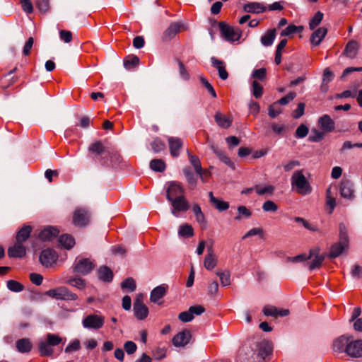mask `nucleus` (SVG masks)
Returning a JSON list of instances; mask_svg holds the SVG:
<instances>
[{
  "mask_svg": "<svg viewBox=\"0 0 362 362\" xmlns=\"http://www.w3.org/2000/svg\"><path fill=\"white\" fill-rule=\"evenodd\" d=\"M339 228V242L335 243L331 246L329 253L327 255L329 258L337 257L349 247V236L345 224L341 223Z\"/></svg>",
  "mask_w": 362,
  "mask_h": 362,
  "instance_id": "nucleus-1",
  "label": "nucleus"
},
{
  "mask_svg": "<svg viewBox=\"0 0 362 362\" xmlns=\"http://www.w3.org/2000/svg\"><path fill=\"white\" fill-rule=\"evenodd\" d=\"M291 186L295 191L301 195H307L312 192V187L305 177L302 170H296L291 176Z\"/></svg>",
  "mask_w": 362,
  "mask_h": 362,
  "instance_id": "nucleus-2",
  "label": "nucleus"
},
{
  "mask_svg": "<svg viewBox=\"0 0 362 362\" xmlns=\"http://www.w3.org/2000/svg\"><path fill=\"white\" fill-rule=\"evenodd\" d=\"M45 295L56 300H76L78 298L76 293L71 292L65 286L49 289L45 292Z\"/></svg>",
  "mask_w": 362,
  "mask_h": 362,
  "instance_id": "nucleus-3",
  "label": "nucleus"
},
{
  "mask_svg": "<svg viewBox=\"0 0 362 362\" xmlns=\"http://www.w3.org/2000/svg\"><path fill=\"white\" fill-rule=\"evenodd\" d=\"M105 324V317L102 315L90 314L86 316L82 320L83 327L88 329L98 330Z\"/></svg>",
  "mask_w": 362,
  "mask_h": 362,
  "instance_id": "nucleus-4",
  "label": "nucleus"
},
{
  "mask_svg": "<svg viewBox=\"0 0 362 362\" xmlns=\"http://www.w3.org/2000/svg\"><path fill=\"white\" fill-rule=\"evenodd\" d=\"M218 27L221 36L227 41H238L241 37V31L239 29L235 30L225 22H220Z\"/></svg>",
  "mask_w": 362,
  "mask_h": 362,
  "instance_id": "nucleus-5",
  "label": "nucleus"
},
{
  "mask_svg": "<svg viewBox=\"0 0 362 362\" xmlns=\"http://www.w3.org/2000/svg\"><path fill=\"white\" fill-rule=\"evenodd\" d=\"M325 255L320 253V248L315 247L310 250L308 259H312L310 262L307 263L310 270L319 269L325 259Z\"/></svg>",
  "mask_w": 362,
  "mask_h": 362,
  "instance_id": "nucleus-6",
  "label": "nucleus"
},
{
  "mask_svg": "<svg viewBox=\"0 0 362 362\" xmlns=\"http://www.w3.org/2000/svg\"><path fill=\"white\" fill-rule=\"evenodd\" d=\"M94 267L93 262L88 258L76 259L74 264V272L86 275L93 269Z\"/></svg>",
  "mask_w": 362,
  "mask_h": 362,
  "instance_id": "nucleus-7",
  "label": "nucleus"
},
{
  "mask_svg": "<svg viewBox=\"0 0 362 362\" xmlns=\"http://www.w3.org/2000/svg\"><path fill=\"white\" fill-rule=\"evenodd\" d=\"M185 190L181 183L175 181L169 182L166 189V198L170 201L185 195Z\"/></svg>",
  "mask_w": 362,
  "mask_h": 362,
  "instance_id": "nucleus-8",
  "label": "nucleus"
},
{
  "mask_svg": "<svg viewBox=\"0 0 362 362\" xmlns=\"http://www.w3.org/2000/svg\"><path fill=\"white\" fill-rule=\"evenodd\" d=\"M90 221V214L87 210L82 208H77L73 214L72 222L79 227L86 226Z\"/></svg>",
  "mask_w": 362,
  "mask_h": 362,
  "instance_id": "nucleus-9",
  "label": "nucleus"
},
{
  "mask_svg": "<svg viewBox=\"0 0 362 362\" xmlns=\"http://www.w3.org/2000/svg\"><path fill=\"white\" fill-rule=\"evenodd\" d=\"M182 30H185V25L180 22L172 23L162 35V41L168 42L173 40Z\"/></svg>",
  "mask_w": 362,
  "mask_h": 362,
  "instance_id": "nucleus-10",
  "label": "nucleus"
},
{
  "mask_svg": "<svg viewBox=\"0 0 362 362\" xmlns=\"http://www.w3.org/2000/svg\"><path fill=\"white\" fill-rule=\"evenodd\" d=\"M134 312L138 320H142L147 317L148 308L143 303V296L139 294L134 303Z\"/></svg>",
  "mask_w": 362,
  "mask_h": 362,
  "instance_id": "nucleus-11",
  "label": "nucleus"
},
{
  "mask_svg": "<svg viewBox=\"0 0 362 362\" xmlns=\"http://www.w3.org/2000/svg\"><path fill=\"white\" fill-rule=\"evenodd\" d=\"M346 354L352 358H359L362 356V340H354L351 336L346 349Z\"/></svg>",
  "mask_w": 362,
  "mask_h": 362,
  "instance_id": "nucleus-12",
  "label": "nucleus"
},
{
  "mask_svg": "<svg viewBox=\"0 0 362 362\" xmlns=\"http://www.w3.org/2000/svg\"><path fill=\"white\" fill-rule=\"evenodd\" d=\"M172 205V214L177 216L179 212H185L189 209V204L185 196H181L170 201Z\"/></svg>",
  "mask_w": 362,
  "mask_h": 362,
  "instance_id": "nucleus-13",
  "label": "nucleus"
},
{
  "mask_svg": "<svg viewBox=\"0 0 362 362\" xmlns=\"http://www.w3.org/2000/svg\"><path fill=\"white\" fill-rule=\"evenodd\" d=\"M57 258L56 252L52 249L47 248L42 251L40 255V262L43 266L49 267L56 263Z\"/></svg>",
  "mask_w": 362,
  "mask_h": 362,
  "instance_id": "nucleus-14",
  "label": "nucleus"
},
{
  "mask_svg": "<svg viewBox=\"0 0 362 362\" xmlns=\"http://www.w3.org/2000/svg\"><path fill=\"white\" fill-rule=\"evenodd\" d=\"M262 313L266 316H272L275 318L278 317H285L289 314L288 309H279L276 307L271 305L264 306Z\"/></svg>",
  "mask_w": 362,
  "mask_h": 362,
  "instance_id": "nucleus-15",
  "label": "nucleus"
},
{
  "mask_svg": "<svg viewBox=\"0 0 362 362\" xmlns=\"http://www.w3.org/2000/svg\"><path fill=\"white\" fill-rule=\"evenodd\" d=\"M339 191L341 196L344 199H353L355 197L354 185L349 180L341 182Z\"/></svg>",
  "mask_w": 362,
  "mask_h": 362,
  "instance_id": "nucleus-16",
  "label": "nucleus"
},
{
  "mask_svg": "<svg viewBox=\"0 0 362 362\" xmlns=\"http://www.w3.org/2000/svg\"><path fill=\"white\" fill-rule=\"evenodd\" d=\"M351 339V336L348 334L342 335L338 337L333 341V350L339 353H346V349H347V345Z\"/></svg>",
  "mask_w": 362,
  "mask_h": 362,
  "instance_id": "nucleus-17",
  "label": "nucleus"
},
{
  "mask_svg": "<svg viewBox=\"0 0 362 362\" xmlns=\"http://www.w3.org/2000/svg\"><path fill=\"white\" fill-rule=\"evenodd\" d=\"M273 346L271 342L263 340L257 345V355L262 359H264L267 356L272 354Z\"/></svg>",
  "mask_w": 362,
  "mask_h": 362,
  "instance_id": "nucleus-18",
  "label": "nucleus"
},
{
  "mask_svg": "<svg viewBox=\"0 0 362 362\" xmlns=\"http://www.w3.org/2000/svg\"><path fill=\"white\" fill-rule=\"evenodd\" d=\"M191 338V334L188 330H184L177 333L173 338V344L175 346L180 347L187 345Z\"/></svg>",
  "mask_w": 362,
  "mask_h": 362,
  "instance_id": "nucleus-19",
  "label": "nucleus"
},
{
  "mask_svg": "<svg viewBox=\"0 0 362 362\" xmlns=\"http://www.w3.org/2000/svg\"><path fill=\"white\" fill-rule=\"evenodd\" d=\"M26 254L25 247L23 243L16 242L14 245L8 249V255L9 257H23Z\"/></svg>",
  "mask_w": 362,
  "mask_h": 362,
  "instance_id": "nucleus-20",
  "label": "nucleus"
},
{
  "mask_svg": "<svg viewBox=\"0 0 362 362\" xmlns=\"http://www.w3.org/2000/svg\"><path fill=\"white\" fill-rule=\"evenodd\" d=\"M217 258L213 250V246L207 247V255L205 256L204 266L208 270H211L217 265Z\"/></svg>",
  "mask_w": 362,
  "mask_h": 362,
  "instance_id": "nucleus-21",
  "label": "nucleus"
},
{
  "mask_svg": "<svg viewBox=\"0 0 362 362\" xmlns=\"http://www.w3.org/2000/svg\"><path fill=\"white\" fill-rule=\"evenodd\" d=\"M318 124L324 132H331L334 129L335 123L328 115H324L318 119Z\"/></svg>",
  "mask_w": 362,
  "mask_h": 362,
  "instance_id": "nucleus-22",
  "label": "nucleus"
},
{
  "mask_svg": "<svg viewBox=\"0 0 362 362\" xmlns=\"http://www.w3.org/2000/svg\"><path fill=\"white\" fill-rule=\"evenodd\" d=\"M211 62L212 66L217 69L220 78L226 80L228 77V73L226 69L224 62L213 57L211 58Z\"/></svg>",
  "mask_w": 362,
  "mask_h": 362,
  "instance_id": "nucleus-23",
  "label": "nucleus"
},
{
  "mask_svg": "<svg viewBox=\"0 0 362 362\" xmlns=\"http://www.w3.org/2000/svg\"><path fill=\"white\" fill-rule=\"evenodd\" d=\"M59 233L57 228L49 226L43 229L39 234V238L42 241L52 240Z\"/></svg>",
  "mask_w": 362,
  "mask_h": 362,
  "instance_id": "nucleus-24",
  "label": "nucleus"
},
{
  "mask_svg": "<svg viewBox=\"0 0 362 362\" xmlns=\"http://www.w3.org/2000/svg\"><path fill=\"white\" fill-rule=\"evenodd\" d=\"M169 148L173 157H177L182 146V141L180 138L170 137L168 139Z\"/></svg>",
  "mask_w": 362,
  "mask_h": 362,
  "instance_id": "nucleus-25",
  "label": "nucleus"
},
{
  "mask_svg": "<svg viewBox=\"0 0 362 362\" xmlns=\"http://www.w3.org/2000/svg\"><path fill=\"white\" fill-rule=\"evenodd\" d=\"M32 231L33 227L31 226L24 225L16 233V241L23 243L30 238Z\"/></svg>",
  "mask_w": 362,
  "mask_h": 362,
  "instance_id": "nucleus-26",
  "label": "nucleus"
},
{
  "mask_svg": "<svg viewBox=\"0 0 362 362\" xmlns=\"http://www.w3.org/2000/svg\"><path fill=\"white\" fill-rule=\"evenodd\" d=\"M214 119L216 124L223 129H228L230 127L233 122L231 116H226L220 112H217L215 114Z\"/></svg>",
  "mask_w": 362,
  "mask_h": 362,
  "instance_id": "nucleus-27",
  "label": "nucleus"
},
{
  "mask_svg": "<svg viewBox=\"0 0 362 362\" xmlns=\"http://www.w3.org/2000/svg\"><path fill=\"white\" fill-rule=\"evenodd\" d=\"M243 10L247 13H261L267 11V7L258 2H251L245 4Z\"/></svg>",
  "mask_w": 362,
  "mask_h": 362,
  "instance_id": "nucleus-28",
  "label": "nucleus"
},
{
  "mask_svg": "<svg viewBox=\"0 0 362 362\" xmlns=\"http://www.w3.org/2000/svg\"><path fill=\"white\" fill-rule=\"evenodd\" d=\"M359 45L356 41L349 42L344 51V54L350 59H354L358 54Z\"/></svg>",
  "mask_w": 362,
  "mask_h": 362,
  "instance_id": "nucleus-29",
  "label": "nucleus"
},
{
  "mask_svg": "<svg viewBox=\"0 0 362 362\" xmlns=\"http://www.w3.org/2000/svg\"><path fill=\"white\" fill-rule=\"evenodd\" d=\"M16 347L19 352L25 354L31 351L33 344L29 339L22 338L16 341Z\"/></svg>",
  "mask_w": 362,
  "mask_h": 362,
  "instance_id": "nucleus-30",
  "label": "nucleus"
},
{
  "mask_svg": "<svg viewBox=\"0 0 362 362\" xmlns=\"http://www.w3.org/2000/svg\"><path fill=\"white\" fill-rule=\"evenodd\" d=\"M211 204L219 211H223L229 208V203L216 198L212 192L209 193Z\"/></svg>",
  "mask_w": 362,
  "mask_h": 362,
  "instance_id": "nucleus-31",
  "label": "nucleus"
},
{
  "mask_svg": "<svg viewBox=\"0 0 362 362\" xmlns=\"http://www.w3.org/2000/svg\"><path fill=\"white\" fill-rule=\"evenodd\" d=\"M90 155L94 158L97 156L103 155L105 151V147L101 141H95L88 147Z\"/></svg>",
  "mask_w": 362,
  "mask_h": 362,
  "instance_id": "nucleus-32",
  "label": "nucleus"
},
{
  "mask_svg": "<svg viewBox=\"0 0 362 362\" xmlns=\"http://www.w3.org/2000/svg\"><path fill=\"white\" fill-rule=\"evenodd\" d=\"M168 286L160 285L153 288L151 293L150 299L152 302L156 303L166 293Z\"/></svg>",
  "mask_w": 362,
  "mask_h": 362,
  "instance_id": "nucleus-33",
  "label": "nucleus"
},
{
  "mask_svg": "<svg viewBox=\"0 0 362 362\" xmlns=\"http://www.w3.org/2000/svg\"><path fill=\"white\" fill-rule=\"evenodd\" d=\"M183 173L185 176L187 182L190 189H194L197 183V176L192 172L190 167H185L183 168Z\"/></svg>",
  "mask_w": 362,
  "mask_h": 362,
  "instance_id": "nucleus-34",
  "label": "nucleus"
},
{
  "mask_svg": "<svg viewBox=\"0 0 362 362\" xmlns=\"http://www.w3.org/2000/svg\"><path fill=\"white\" fill-rule=\"evenodd\" d=\"M327 30L324 27H321L316 30L310 37L311 43L315 45H319L327 35Z\"/></svg>",
  "mask_w": 362,
  "mask_h": 362,
  "instance_id": "nucleus-35",
  "label": "nucleus"
},
{
  "mask_svg": "<svg viewBox=\"0 0 362 362\" xmlns=\"http://www.w3.org/2000/svg\"><path fill=\"white\" fill-rule=\"evenodd\" d=\"M214 153L219 158V159L226 164L228 166L231 168L233 170L235 168V164L232 162L229 157H228L222 151L219 150L217 147L212 145L211 146Z\"/></svg>",
  "mask_w": 362,
  "mask_h": 362,
  "instance_id": "nucleus-36",
  "label": "nucleus"
},
{
  "mask_svg": "<svg viewBox=\"0 0 362 362\" xmlns=\"http://www.w3.org/2000/svg\"><path fill=\"white\" fill-rule=\"evenodd\" d=\"M98 278L106 282H110L113 279V273L107 267H101L98 272Z\"/></svg>",
  "mask_w": 362,
  "mask_h": 362,
  "instance_id": "nucleus-37",
  "label": "nucleus"
},
{
  "mask_svg": "<svg viewBox=\"0 0 362 362\" xmlns=\"http://www.w3.org/2000/svg\"><path fill=\"white\" fill-rule=\"evenodd\" d=\"M276 37V30H268L266 33L261 37V43L265 46H271Z\"/></svg>",
  "mask_w": 362,
  "mask_h": 362,
  "instance_id": "nucleus-38",
  "label": "nucleus"
},
{
  "mask_svg": "<svg viewBox=\"0 0 362 362\" xmlns=\"http://www.w3.org/2000/svg\"><path fill=\"white\" fill-rule=\"evenodd\" d=\"M38 349L40 356H49L53 354V349L52 346L45 341H41L38 344Z\"/></svg>",
  "mask_w": 362,
  "mask_h": 362,
  "instance_id": "nucleus-39",
  "label": "nucleus"
},
{
  "mask_svg": "<svg viewBox=\"0 0 362 362\" xmlns=\"http://www.w3.org/2000/svg\"><path fill=\"white\" fill-rule=\"evenodd\" d=\"M139 64V58L137 56H129L124 59V66L127 70L136 67Z\"/></svg>",
  "mask_w": 362,
  "mask_h": 362,
  "instance_id": "nucleus-40",
  "label": "nucleus"
},
{
  "mask_svg": "<svg viewBox=\"0 0 362 362\" xmlns=\"http://www.w3.org/2000/svg\"><path fill=\"white\" fill-rule=\"evenodd\" d=\"M178 234L184 238H190L194 235L193 228L187 223L181 225L179 228Z\"/></svg>",
  "mask_w": 362,
  "mask_h": 362,
  "instance_id": "nucleus-41",
  "label": "nucleus"
},
{
  "mask_svg": "<svg viewBox=\"0 0 362 362\" xmlns=\"http://www.w3.org/2000/svg\"><path fill=\"white\" fill-rule=\"evenodd\" d=\"M59 241L66 249H71L75 245L74 238L67 234L61 235Z\"/></svg>",
  "mask_w": 362,
  "mask_h": 362,
  "instance_id": "nucleus-42",
  "label": "nucleus"
},
{
  "mask_svg": "<svg viewBox=\"0 0 362 362\" xmlns=\"http://www.w3.org/2000/svg\"><path fill=\"white\" fill-rule=\"evenodd\" d=\"M150 168L156 172H163L166 168V165L162 159H153L150 162Z\"/></svg>",
  "mask_w": 362,
  "mask_h": 362,
  "instance_id": "nucleus-43",
  "label": "nucleus"
},
{
  "mask_svg": "<svg viewBox=\"0 0 362 362\" xmlns=\"http://www.w3.org/2000/svg\"><path fill=\"white\" fill-rule=\"evenodd\" d=\"M187 155L189 161L194 167L195 172L202 171V167L199 158L197 156L192 154L189 151H187Z\"/></svg>",
  "mask_w": 362,
  "mask_h": 362,
  "instance_id": "nucleus-44",
  "label": "nucleus"
},
{
  "mask_svg": "<svg viewBox=\"0 0 362 362\" xmlns=\"http://www.w3.org/2000/svg\"><path fill=\"white\" fill-rule=\"evenodd\" d=\"M252 93L255 98H260L263 94V86L257 81L252 83Z\"/></svg>",
  "mask_w": 362,
  "mask_h": 362,
  "instance_id": "nucleus-45",
  "label": "nucleus"
},
{
  "mask_svg": "<svg viewBox=\"0 0 362 362\" xmlns=\"http://www.w3.org/2000/svg\"><path fill=\"white\" fill-rule=\"evenodd\" d=\"M303 30V26H296L294 25H290L281 33V36H289L297 32H301Z\"/></svg>",
  "mask_w": 362,
  "mask_h": 362,
  "instance_id": "nucleus-46",
  "label": "nucleus"
},
{
  "mask_svg": "<svg viewBox=\"0 0 362 362\" xmlns=\"http://www.w3.org/2000/svg\"><path fill=\"white\" fill-rule=\"evenodd\" d=\"M323 13L321 11H317L309 23L310 30H314L322 21Z\"/></svg>",
  "mask_w": 362,
  "mask_h": 362,
  "instance_id": "nucleus-47",
  "label": "nucleus"
},
{
  "mask_svg": "<svg viewBox=\"0 0 362 362\" xmlns=\"http://www.w3.org/2000/svg\"><path fill=\"white\" fill-rule=\"evenodd\" d=\"M216 275L219 276L223 286H228L230 284V274L229 272H217Z\"/></svg>",
  "mask_w": 362,
  "mask_h": 362,
  "instance_id": "nucleus-48",
  "label": "nucleus"
},
{
  "mask_svg": "<svg viewBox=\"0 0 362 362\" xmlns=\"http://www.w3.org/2000/svg\"><path fill=\"white\" fill-rule=\"evenodd\" d=\"M333 73L329 69L327 68L324 70L322 85V89L323 91H327V87H325V84H327L329 81H331L333 78Z\"/></svg>",
  "mask_w": 362,
  "mask_h": 362,
  "instance_id": "nucleus-49",
  "label": "nucleus"
},
{
  "mask_svg": "<svg viewBox=\"0 0 362 362\" xmlns=\"http://www.w3.org/2000/svg\"><path fill=\"white\" fill-rule=\"evenodd\" d=\"M281 112H282V110L280 107L278 103H276V102L274 103L269 107L268 114L272 118L276 117L279 114L281 113Z\"/></svg>",
  "mask_w": 362,
  "mask_h": 362,
  "instance_id": "nucleus-50",
  "label": "nucleus"
},
{
  "mask_svg": "<svg viewBox=\"0 0 362 362\" xmlns=\"http://www.w3.org/2000/svg\"><path fill=\"white\" fill-rule=\"evenodd\" d=\"M8 288L13 292H20L23 290L24 286L20 282L15 280H9L7 281Z\"/></svg>",
  "mask_w": 362,
  "mask_h": 362,
  "instance_id": "nucleus-51",
  "label": "nucleus"
},
{
  "mask_svg": "<svg viewBox=\"0 0 362 362\" xmlns=\"http://www.w3.org/2000/svg\"><path fill=\"white\" fill-rule=\"evenodd\" d=\"M151 148L156 153H159L165 148V144L159 139H155L151 144Z\"/></svg>",
  "mask_w": 362,
  "mask_h": 362,
  "instance_id": "nucleus-52",
  "label": "nucleus"
},
{
  "mask_svg": "<svg viewBox=\"0 0 362 362\" xmlns=\"http://www.w3.org/2000/svg\"><path fill=\"white\" fill-rule=\"evenodd\" d=\"M67 284L74 286L80 290L83 289L86 286V283L83 279L81 278H72L67 281Z\"/></svg>",
  "mask_w": 362,
  "mask_h": 362,
  "instance_id": "nucleus-53",
  "label": "nucleus"
},
{
  "mask_svg": "<svg viewBox=\"0 0 362 362\" xmlns=\"http://www.w3.org/2000/svg\"><path fill=\"white\" fill-rule=\"evenodd\" d=\"M123 289H128L129 291H134L136 289V283L132 278L126 279L121 284Z\"/></svg>",
  "mask_w": 362,
  "mask_h": 362,
  "instance_id": "nucleus-54",
  "label": "nucleus"
},
{
  "mask_svg": "<svg viewBox=\"0 0 362 362\" xmlns=\"http://www.w3.org/2000/svg\"><path fill=\"white\" fill-rule=\"evenodd\" d=\"M200 82L203 84V86L206 88L209 93L214 98L217 97L216 91L211 84L208 81V80L204 77H199Z\"/></svg>",
  "mask_w": 362,
  "mask_h": 362,
  "instance_id": "nucleus-55",
  "label": "nucleus"
},
{
  "mask_svg": "<svg viewBox=\"0 0 362 362\" xmlns=\"http://www.w3.org/2000/svg\"><path fill=\"white\" fill-rule=\"evenodd\" d=\"M238 215L235 217V220H239L241 216L249 218L252 216V212L250 209L246 208L245 206H240L238 207Z\"/></svg>",
  "mask_w": 362,
  "mask_h": 362,
  "instance_id": "nucleus-56",
  "label": "nucleus"
},
{
  "mask_svg": "<svg viewBox=\"0 0 362 362\" xmlns=\"http://www.w3.org/2000/svg\"><path fill=\"white\" fill-rule=\"evenodd\" d=\"M36 7L42 13H46L49 9V0H35Z\"/></svg>",
  "mask_w": 362,
  "mask_h": 362,
  "instance_id": "nucleus-57",
  "label": "nucleus"
},
{
  "mask_svg": "<svg viewBox=\"0 0 362 362\" xmlns=\"http://www.w3.org/2000/svg\"><path fill=\"white\" fill-rule=\"evenodd\" d=\"M81 349L80 341L77 339L71 341L69 345L65 348L66 353H71L72 351H78Z\"/></svg>",
  "mask_w": 362,
  "mask_h": 362,
  "instance_id": "nucleus-58",
  "label": "nucleus"
},
{
  "mask_svg": "<svg viewBox=\"0 0 362 362\" xmlns=\"http://www.w3.org/2000/svg\"><path fill=\"white\" fill-rule=\"evenodd\" d=\"M62 341V339L56 334H47V341L52 346H57Z\"/></svg>",
  "mask_w": 362,
  "mask_h": 362,
  "instance_id": "nucleus-59",
  "label": "nucleus"
},
{
  "mask_svg": "<svg viewBox=\"0 0 362 362\" xmlns=\"http://www.w3.org/2000/svg\"><path fill=\"white\" fill-rule=\"evenodd\" d=\"M255 190L259 195H263L264 194H272L274 190V187L272 185H267L264 187H260L257 185L255 186Z\"/></svg>",
  "mask_w": 362,
  "mask_h": 362,
  "instance_id": "nucleus-60",
  "label": "nucleus"
},
{
  "mask_svg": "<svg viewBox=\"0 0 362 362\" xmlns=\"http://www.w3.org/2000/svg\"><path fill=\"white\" fill-rule=\"evenodd\" d=\"M259 235L261 238L264 235V231L262 228H253L249 231H247L245 235L243 237V239H246L249 237Z\"/></svg>",
  "mask_w": 362,
  "mask_h": 362,
  "instance_id": "nucleus-61",
  "label": "nucleus"
},
{
  "mask_svg": "<svg viewBox=\"0 0 362 362\" xmlns=\"http://www.w3.org/2000/svg\"><path fill=\"white\" fill-rule=\"evenodd\" d=\"M262 209L267 212H275L278 209V206L273 201L268 200L263 204Z\"/></svg>",
  "mask_w": 362,
  "mask_h": 362,
  "instance_id": "nucleus-62",
  "label": "nucleus"
},
{
  "mask_svg": "<svg viewBox=\"0 0 362 362\" xmlns=\"http://www.w3.org/2000/svg\"><path fill=\"white\" fill-rule=\"evenodd\" d=\"M308 128L305 124H300L296 129L295 136L296 138H304L308 134Z\"/></svg>",
  "mask_w": 362,
  "mask_h": 362,
  "instance_id": "nucleus-63",
  "label": "nucleus"
},
{
  "mask_svg": "<svg viewBox=\"0 0 362 362\" xmlns=\"http://www.w3.org/2000/svg\"><path fill=\"white\" fill-rule=\"evenodd\" d=\"M124 349L128 354H133L136 352L137 346L132 341H127L124 344Z\"/></svg>",
  "mask_w": 362,
  "mask_h": 362,
  "instance_id": "nucleus-64",
  "label": "nucleus"
}]
</instances>
